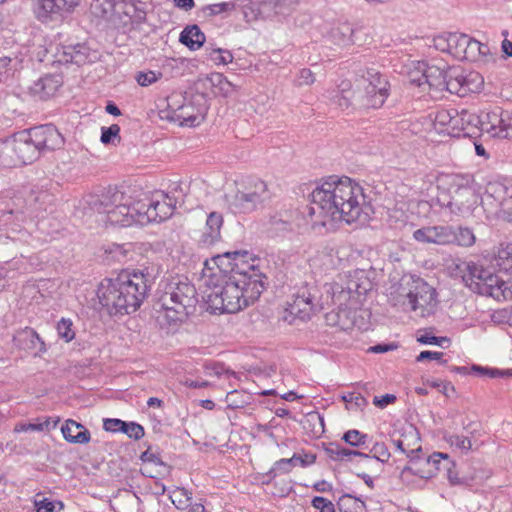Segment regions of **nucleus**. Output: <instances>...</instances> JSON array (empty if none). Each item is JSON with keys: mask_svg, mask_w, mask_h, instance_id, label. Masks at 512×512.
Returning a JSON list of instances; mask_svg holds the SVG:
<instances>
[{"mask_svg": "<svg viewBox=\"0 0 512 512\" xmlns=\"http://www.w3.org/2000/svg\"><path fill=\"white\" fill-rule=\"evenodd\" d=\"M210 58L217 65H227L233 61L232 53L221 48L213 49L210 53Z\"/></svg>", "mask_w": 512, "mask_h": 512, "instance_id": "052dcab7", "label": "nucleus"}, {"mask_svg": "<svg viewBox=\"0 0 512 512\" xmlns=\"http://www.w3.org/2000/svg\"><path fill=\"white\" fill-rule=\"evenodd\" d=\"M294 0H266L261 3L263 9H274L275 14H285L293 5Z\"/></svg>", "mask_w": 512, "mask_h": 512, "instance_id": "603ef678", "label": "nucleus"}, {"mask_svg": "<svg viewBox=\"0 0 512 512\" xmlns=\"http://www.w3.org/2000/svg\"><path fill=\"white\" fill-rule=\"evenodd\" d=\"M494 53L488 44L480 43L477 40H473L471 51H470V61L482 60L484 62H489L493 60Z\"/></svg>", "mask_w": 512, "mask_h": 512, "instance_id": "c03bdc74", "label": "nucleus"}, {"mask_svg": "<svg viewBox=\"0 0 512 512\" xmlns=\"http://www.w3.org/2000/svg\"><path fill=\"white\" fill-rule=\"evenodd\" d=\"M315 293V288L301 287L294 295L293 301L289 303L290 314L301 320L309 319L319 309Z\"/></svg>", "mask_w": 512, "mask_h": 512, "instance_id": "4468645a", "label": "nucleus"}, {"mask_svg": "<svg viewBox=\"0 0 512 512\" xmlns=\"http://www.w3.org/2000/svg\"><path fill=\"white\" fill-rule=\"evenodd\" d=\"M223 225V217L218 212H211L206 220L204 230L198 240L201 248H211L221 241V227Z\"/></svg>", "mask_w": 512, "mask_h": 512, "instance_id": "4be33fe9", "label": "nucleus"}, {"mask_svg": "<svg viewBox=\"0 0 512 512\" xmlns=\"http://www.w3.org/2000/svg\"><path fill=\"white\" fill-rule=\"evenodd\" d=\"M148 274L140 270L122 271L115 278L101 281L97 289L99 303L111 316L137 311L150 289Z\"/></svg>", "mask_w": 512, "mask_h": 512, "instance_id": "7ed1b4c3", "label": "nucleus"}, {"mask_svg": "<svg viewBox=\"0 0 512 512\" xmlns=\"http://www.w3.org/2000/svg\"><path fill=\"white\" fill-rule=\"evenodd\" d=\"M371 453L373 454V457L377 459L378 461H381L382 463H385L390 458V452L386 446L385 443L377 442L373 445L371 449Z\"/></svg>", "mask_w": 512, "mask_h": 512, "instance_id": "338daca9", "label": "nucleus"}, {"mask_svg": "<svg viewBox=\"0 0 512 512\" xmlns=\"http://www.w3.org/2000/svg\"><path fill=\"white\" fill-rule=\"evenodd\" d=\"M267 184L260 180H251L243 190L226 195L230 209L235 213H250L269 199Z\"/></svg>", "mask_w": 512, "mask_h": 512, "instance_id": "9d476101", "label": "nucleus"}, {"mask_svg": "<svg viewBox=\"0 0 512 512\" xmlns=\"http://www.w3.org/2000/svg\"><path fill=\"white\" fill-rule=\"evenodd\" d=\"M307 210L313 226L335 221L364 225L373 212L363 188L349 177L336 175L329 176L312 191Z\"/></svg>", "mask_w": 512, "mask_h": 512, "instance_id": "f257e3e1", "label": "nucleus"}, {"mask_svg": "<svg viewBox=\"0 0 512 512\" xmlns=\"http://www.w3.org/2000/svg\"><path fill=\"white\" fill-rule=\"evenodd\" d=\"M507 113L500 107H494L492 110H483L477 115V132L481 130L489 134L491 137L501 139H512V128L506 127V129H499L496 131V124L501 123L502 117Z\"/></svg>", "mask_w": 512, "mask_h": 512, "instance_id": "dca6fc26", "label": "nucleus"}, {"mask_svg": "<svg viewBox=\"0 0 512 512\" xmlns=\"http://www.w3.org/2000/svg\"><path fill=\"white\" fill-rule=\"evenodd\" d=\"M333 93L334 95L331 97V100L342 110L348 109L351 106L358 108L356 105L357 91L351 89L349 82H342L341 90L334 91Z\"/></svg>", "mask_w": 512, "mask_h": 512, "instance_id": "7c9ffc66", "label": "nucleus"}, {"mask_svg": "<svg viewBox=\"0 0 512 512\" xmlns=\"http://www.w3.org/2000/svg\"><path fill=\"white\" fill-rule=\"evenodd\" d=\"M90 49L82 43L63 45L57 51L58 61L62 63H73L78 66L90 61Z\"/></svg>", "mask_w": 512, "mask_h": 512, "instance_id": "b1692460", "label": "nucleus"}, {"mask_svg": "<svg viewBox=\"0 0 512 512\" xmlns=\"http://www.w3.org/2000/svg\"><path fill=\"white\" fill-rule=\"evenodd\" d=\"M23 220L24 214L19 210L9 209L1 213L0 222H4L5 225H12V227L8 234L0 235V245L12 244L16 246L19 242L27 240L29 233L26 230H22L19 224Z\"/></svg>", "mask_w": 512, "mask_h": 512, "instance_id": "f3484780", "label": "nucleus"}, {"mask_svg": "<svg viewBox=\"0 0 512 512\" xmlns=\"http://www.w3.org/2000/svg\"><path fill=\"white\" fill-rule=\"evenodd\" d=\"M197 303V291L192 283L170 282L158 299L157 319L167 325L183 322L196 311Z\"/></svg>", "mask_w": 512, "mask_h": 512, "instance_id": "20e7f679", "label": "nucleus"}, {"mask_svg": "<svg viewBox=\"0 0 512 512\" xmlns=\"http://www.w3.org/2000/svg\"><path fill=\"white\" fill-rule=\"evenodd\" d=\"M207 110L206 98L202 94H197L178 108L177 117L182 125L194 126L203 120Z\"/></svg>", "mask_w": 512, "mask_h": 512, "instance_id": "6ab92c4d", "label": "nucleus"}, {"mask_svg": "<svg viewBox=\"0 0 512 512\" xmlns=\"http://www.w3.org/2000/svg\"><path fill=\"white\" fill-rule=\"evenodd\" d=\"M266 10L267 9L262 8L261 3L259 4V6H245L243 8V15L247 22H253L262 18V13Z\"/></svg>", "mask_w": 512, "mask_h": 512, "instance_id": "0e129e2a", "label": "nucleus"}, {"mask_svg": "<svg viewBox=\"0 0 512 512\" xmlns=\"http://www.w3.org/2000/svg\"><path fill=\"white\" fill-rule=\"evenodd\" d=\"M366 437L358 430H349L343 435V440L351 446H360L365 443Z\"/></svg>", "mask_w": 512, "mask_h": 512, "instance_id": "774afa93", "label": "nucleus"}, {"mask_svg": "<svg viewBox=\"0 0 512 512\" xmlns=\"http://www.w3.org/2000/svg\"><path fill=\"white\" fill-rule=\"evenodd\" d=\"M452 235L453 239L450 240V242L463 247L472 246L476 240L474 232L468 227H458L455 231L452 232Z\"/></svg>", "mask_w": 512, "mask_h": 512, "instance_id": "49530a36", "label": "nucleus"}, {"mask_svg": "<svg viewBox=\"0 0 512 512\" xmlns=\"http://www.w3.org/2000/svg\"><path fill=\"white\" fill-rule=\"evenodd\" d=\"M81 0H35L34 12L38 20L47 22L63 12H71Z\"/></svg>", "mask_w": 512, "mask_h": 512, "instance_id": "a211bd4d", "label": "nucleus"}, {"mask_svg": "<svg viewBox=\"0 0 512 512\" xmlns=\"http://www.w3.org/2000/svg\"><path fill=\"white\" fill-rule=\"evenodd\" d=\"M25 137H28L34 144L39 154L46 150L58 149L64 143L62 135L53 125H42L30 128L25 131Z\"/></svg>", "mask_w": 512, "mask_h": 512, "instance_id": "ddd939ff", "label": "nucleus"}, {"mask_svg": "<svg viewBox=\"0 0 512 512\" xmlns=\"http://www.w3.org/2000/svg\"><path fill=\"white\" fill-rule=\"evenodd\" d=\"M477 121V115L467 110L450 115V138H473L477 134Z\"/></svg>", "mask_w": 512, "mask_h": 512, "instance_id": "aec40b11", "label": "nucleus"}, {"mask_svg": "<svg viewBox=\"0 0 512 512\" xmlns=\"http://www.w3.org/2000/svg\"><path fill=\"white\" fill-rule=\"evenodd\" d=\"M389 96L387 79L374 69H368L357 88L358 108H380Z\"/></svg>", "mask_w": 512, "mask_h": 512, "instance_id": "6e6552de", "label": "nucleus"}, {"mask_svg": "<svg viewBox=\"0 0 512 512\" xmlns=\"http://www.w3.org/2000/svg\"><path fill=\"white\" fill-rule=\"evenodd\" d=\"M410 438L414 441V444H417L420 442V436L416 428L412 425H410L405 432L401 435L399 439H394L393 444L396 446V448L401 451L402 453L407 455V449L409 448L407 444V440Z\"/></svg>", "mask_w": 512, "mask_h": 512, "instance_id": "de8ad7c7", "label": "nucleus"}, {"mask_svg": "<svg viewBox=\"0 0 512 512\" xmlns=\"http://www.w3.org/2000/svg\"><path fill=\"white\" fill-rule=\"evenodd\" d=\"M473 38L464 33L450 32V56L464 61H470V51Z\"/></svg>", "mask_w": 512, "mask_h": 512, "instance_id": "a878e982", "label": "nucleus"}, {"mask_svg": "<svg viewBox=\"0 0 512 512\" xmlns=\"http://www.w3.org/2000/svg\"><path fill=\"white\" fill-rule=\"evenodd\" d=\"M235 4L233 2H222L207 5L203 8L204 12H208L209 16L219 15L221 13H227L234 10Z\"/></svg>", "mask_w": 512, "mask_h": 512, "instance_id": "bf43d9fd", "label": "nucleus"}, {"mask_svg": "<svg viewBox=\"0 0 512 512\" xmlns=\"http://www.w3.org/2000/svg\"><path fill=\"white\" fill-rule=\"evenodd\" d=\"M90 9L96 17L110 18L115 13V0H92Z\"/></svg>", "mask_w": 512, "mask_h": 512, "instance_id": "79ce46f5", "label": "nucleus"}, {"mask_svg": "<svg viewBox=\"0 0 512 512\" xmlns=\"http://www.w3.org/2000/svg\"><path fill=\"white\" fill-rule=\"evenodd\" d=\"M17 65L16 57L0 56V82L10 79L14 75Z\"/></svg>", "mask_w": 512, "mask_h": 512, "instance_id": "8fccbe9b", "label": "nucleus"}, {"mask_svg": "<svg viewBox=\"0 0 512 512\" xmlns=\"http://www.w3.org/2000/svg\"><path fill=\"white\" fill-rule=\"evenodd\" d=\"M162 77L161 72L155 71H147V72H138L135 76L137 83L140 86L147 87L155 82H157Z\"/></svg>", "mask_w": 512, "mask_h": 512, "instance_id": "13d9d810", "label": "nucleus"}, {"mask_svg": "<svg viewBox=\"0 0 512 512\" xmlns=\"http://www.w3.org/2000/svg\"><path fill=\"white\" fill-rule=\"evenodd\" d=\"M448 134V111L437 112L432 122V128L429 131L430 139L434 142H442L439 138Z\"/></svg>", "mask_w": 512, "mask_h": 512, "instance_id": "4c0bfd02", "label": "nucleus"}, {"mask_svg": "<svg viewBox=\"0 0 512 512\" xmlns=\"http://www.w3.org/2000/svg\"><path fill=\"white\" fill-rule=\"evenodd\" d=\"M11 269H16L20 272L26 271V267L24 266L22 260H13L11 262H7L5 266H0V289L5 287V278L8 276V272Z\"/></svg>", "mask_w": 512, "mask_h": 512, "instance_id": "6e6d98bb", "label": "nucleus"}, {"mask_svg": "<svg viewBox=\"0 0 512 512\" xmlns=\"http://www.w3.org/2000/svg\"><path fill=\"white\" fill-rule=\"evenodd\" d=\"M140 4L139 0H115L114 15L119 18L128 16L129 18L141 19L144 17L145 12L139 7Z\"/></svg>", "mask_w": 512, "mask_h": 512, "instance_id": "2f4dec72", "label": "nucleus"}, {"mask_svg": "<svg viewBox=\"0 0 512 512\" xmlns=\"http://www.w3.org/2000/svg\"><path fill=\"white\" fill-rule=\"evenodd\" d=\"M463 428L469 432V436L465 435H456L454 437H450V446L459 449L462 454H467L469 451L473 450V446L476 445L477 435L479 434L477 423L470 421L468 424L462 422Z\"/></svg>", "mask_w": 512, "mask_h": 512, "instance_id": "c85d7f7f", "label": "nucleus"}, {"mask_svg": "<svg viewBox=\"0 0 512 512\" xmlns=\"http://www.w3.org/2000/svg\"><path fill=\"white\" fill-rule=\"evenodd\" d=\"M337 318L335 322H330L331 326H337L343 331L351 330L355 326V311L347 307H339L337 311L328 313V319Z\"/></svg>", "mask_w": 512, "mask_h": 512, "instance_id": "f704fd0d", "label": "nucleus"}, {"mask_svg": "<svg viewBox=\"0 0 512 512\" xmlns=\"http://www.w3.org/2000/svg\"><path fill=\"white\" fill-rule=\"evenodd\" d=\"M476 195L473 188H464V190L450 191V211L464 214L469 212L471 206L475 203Z\"/></svg>", "mask_w": 512, "mask_h": 512, "instance_id": "bb28decb", "label": "nucleus"}, {"mask_svg": "<svg viewBox=\"0 0 512 512\" xmlns=\"http://www.w3.org/2000/svg\"><path fill=\"white\" fill-rule=\"evenodd\" d=\"M0 165L3 167L19 165L14 138L0 142Z\"/></svg>", "mask_w": 512, "mask_h": 512, "instance_id": "e433bc0d", "label": "nucleus"}, {"mask_svg": "<svg viewBox=\"0 0 512 512\" xmlns=\"http://www.w3.org/2000/svg\"><path fill=\"white\" fill-rule=\"evenodd\" d=\"M325 452L327 456L334 461H342L350 458L351 456H360L365 458L369 457L367 454L344 448L336 443H329V445L325 448Z\"/></svg>", "mask_w": 512, "mask_h": 512, "instance_id": "58836bf2", "label": "nucleus"}, {"mask_svg": "<svg viewBox=\"0 0 512 512\" xmlns=\"http://www.w3.org/2000/svg\"><path fill=\"white\" fill-rule=\"evenodd\" d=\"M34 506L36 512H62L64 504L59 500H50L48 498H40L37 494L34 498Z\"/></svg>", "mask_w": 512, "mask_h": 512, "instance_id": "a18cd8bd", "label": "nucleus"}, {"mask_svg": "<svg viewBox=\"0 0 512 512\" xmlns=\"http://www.w3.org/2000/svg\"><path fill=\"white\" fill-rule=\"evenodd\" d=\"M19 165L30 164L39 157L34 144L25 137V131L14 137Z\"/></svg>", "mask_w": 512, "mask_h": 512, "instance_id": "c756f323", "label": "nucleus"}, {"mask_svg": "<svg viewBox=\"0 0 512 512\" xmlns=\"http://www.w3.org/2000/svg\"><path fill=\"white\" fill-rule=\"evenodd\" d=\"M337 504L340 512H366L365 503L350 494L342 495Z\"/></svg>", "mask_w": 512, "mask_h": 512, "instance_id": "a19ab883", "label": "nucleus"}, {"mask_svg": "<svg viewBox=\"0 0 512 512\" xmlns=\"http://www.w3.org/2000/svg\"><path fill=\"white\" fill-rule=\"evenodd\" d=\"M62 83L61 76L48 74L33 83L30 93L39 100H47L56 94Z\"/></svg>", "mask_w": 512, "mask_h": 512, "instance_id": "5701e85b", "label": "nucleus"}, {"mask_svg": "<svg viewBox=\"0 0 512 512\" xmlns=\"http://www.w3.org/2000/svg\"><path fill=\"white\" fill-rule=\"evenodd\" d=\"M202 282L203 299L214 313H236L254 303L264 291V283L246 284L243 277L229 276L222 265L206 267Z\"/></svg>", "mask_w": 512, "mask_h": 512, "instance_id": "f03ea898", "label": "nucleus"}, {"mask_svg": "<svg viewBox=\"0 0 512 512\" xmlns=\"http://www.w3.org/2000/svg\"><path fill=\"white\" fill-rule=\"evenodd\" d=\"M175 207L176 200L162 191L149 194L137 190L136 215L141 226L170 218Z\"/></svg>", "mask_w": 512, "mask_h": 512, "instance_id": "0eeeda50", "label": "nucleus"}, {"mask_svg": "<svg viewBox=\"0 0 512 512\" xmlns=\"http://www.w3.org/2000/svg\"><path fill=\"white\" fill-rule=\"evenodd\" d=\"M428 231H430L428 243L435 244H444L447 241L448 234L444 227H428Z\"/></svg>", "mask_w": 512, "mask_h": 512, "instance_id": "680f3d73", "label": "nucleus"}, {"mask_svg": "<svg viewBox=\"0 0 512 512\" xmlns=\"http://www.w3.org/2000/svg\"><path fill=\"white\" fill-rule=\"evenodd\" d=\"M61 432L66 441L74 444H86L91 439L89 430L72 419L66 420Z\"/></svg>", "mask_w": 512, "mask_h": 512, "instance_id": "cd10ccee", "label": "nucleus"}, {"mask_svg": "<svg viewBox=\"0 0 512 512\" xmlns=\"http://www.w3.org/2000/svg\"><path fill=\"white\" fill-rule=\"evenodd\" d=\"M56 329L59 337L65 342H70L75 338V331L71 319L61 318L57 323Z\"/></svg>", "mask_w": 512, "mask_h": 512, "instance_id": "864d4df0", "label": "nucleus"}, {"mask_svg": "<svg viewBox=\"0 0 512 512\" xmlns=\"http://www.w3.org/2000/svg\"><path fill=\"white\" fill-rule=\"evenodd\" d=\"M343 401L346 402L347 405L355 406L356 408L363 409L367 405L366 398L360 393L351 392L344 396H342Z\"/></svg>", "mask_w": 512, "mask_h": 512, "instance_id": "e2e57ef3", "label": "nucleus"}, {"mask_svg": "<svg viewBox=\"0 0 512 512\" xmlns=\"http://www.w3.org/2000/svg\"><path fill=\"white\" fill-rule=\"evenodd\" d=\"M435 301V291L427 283L421 282L408 290L402 289L394 305H400L404 311L417 312L424 317L430 311Z\"/></svg>", "mask_w": 512, "mask_h": 512, "instance_id": "9b49d317", "label": "nucleus"}, {"mask_svg": "<svg viewBox=\"0 0 512 512\" xmlns=\"http://www.w3.org/2000/svg\"><path fill=\"white\" fill-rule=\"evenodd\" d=\"M474 177L470 173H450V191L464 190V188H473Z\"/></svg>", "mask_w": 512, "mask_h": 512, "instance_id": "09e8293b", "label": "nucleus"}, {"mask_svg": "<svg viewBox=\"0 0 512 512\" xmlns=\"http://www.w3.org/2000/svg\"><path fill=\"white\" fill-rule=\"evenodd\" d=\"M347 293L349 295L356 294L358 296L365 295L372 289L371 281L364 276L363 271H355L351 275L346 285Z\"/></svg>", "mask_w": 512, "mask_h": 512, "instance_id": "72a5a7b5", "label": "nucleus"}, {"mask_svg": "<svg viewBox=\"0 0 512 512\" xmlns=\"http://www.w3.org/2000/svg\"><path fill=\"white\" fill-rule=\"evenodd\" d=\"M417 72H421V77H411V83L421 86L427 83L430 90L434 92L448 91V81L446 71L435 65H427L424 62H417Z\"/></svg>", "mask_w": 512, "mask_h": 512, "instance_id": "2eb2a0df", "label": "nucleus"}, {"mask_svg": "<svg viewBox=\"0 0 512 512\" xmlns=\"http://www.w3.org/2000/svg\"><path fill=\"white\" fill-rule=\"evenodd\" d=\"M179 40L191 50H197L203 46L206 37L197 25H191L181 32Z\"/></svg>", "mask_w": 512, "mask_h": 512, "instance_id": "473e14b6", "label": "nucleus"}, {"mask_svg": "<svg viewBox=\"0 0 512 512\" xmlns=\"http://www.w3.org/2000/svg\"><path fill=\"white\" fill-rule=\"evenodd\" d=\"M484 79L476 71L462 72L459 68L450 67V94L465 97L470 93L480 92Z\"/></svg>", "mask_w": 512, "mask_h": 512, "instance_id": "f8f14e48", "label": "nucleus"}, {"mask_svg": "<svg viewBox=\"0 0 512 512\" xmlns=\"http://www.w3.org/2000/svg\"><path fill=\"white\" fill-rule=\"evenodd\" d=\"M256 260L247 251L225 252L213 258L216 267L218 265L224 266L229 276L243 277L246 284L251 282L263 283L262 275L255 264Z\"/></svg>", "mask_w": 512, "mask_h": 512, "instance_id": "1a4fd4ad", "label": "nucleus"}, {"mask_svg": "<svg viewBox=\"0 0 512 512\" xmlns=\"http://www.w3.org/2000/svg\"><path fill=\"white\" fill-rule=\"evenodd\" d=\"M100 140L103 144L120 143V126L112 124L109 127H102Z\"/></svg>", "mask_w": 512, "mask_h": 512, "instance_id": "5fc2aeb1", "label": "nucleus"}, {"mask_svg": "<svg viewBox=\"0 0 512 512\" xmlns=\"http://www.w3.org/2000/svg\"><path fill=\"white\" fill-rule=\"evenodd\" d=\"M494 193L499 201L501 210L512 209V181H505L495 185Z\"/></svg>", "mask_w": 512, "mask_h": 512, "instance_id": "ea45409f", "label": "nucleus"}, {"mask_svg": "<svg viewBox=\"0 0 512 512\" xmlns=\"http://www.w3.org/2000/svg\"><path fill=\"white\" fill-rule=\"evenodd\" d=\"M471 371L476 373L478 376L481 377H489V378H499V377H505V376H512V369H497V368H489V367H483L480 365H472Z\"/></svg>", "mask_w": 512, "mask_h": 512, "instance_id": "3c124183", "label": "nucleus"}, {"mask_svg": "<svg viewBox=\"0 0 512 512\" xmlns=\"http://www.w3.org/2000/svg\"><path fill=\"white\" fill-rule=\"evenodd\" d=\"M316 461V455L314 454H304L303 456L297 453H294L291 458H282L276 461L268 472V475L271 477H275L277 473L287 474L292 471L294 467L300 465L302 467L309 466Z\"/></svg>", "mask_w": 512, "mask_h": 512, "instance_id": "393cba45", "label": "nucleus"}, {"mask_svg": "<svg viewBox=\"0 0 512 512\" xmlns=\"http://www.w3.org/2000/svg\"><path fill=\"white\" fill-rule=\"evenodd\" d=\"M137 190H119L116 187L105 189L92 207L98 213L106 214L112 225L129 227L139 225L136 215Z\"/></svg>", "mask_w": 512, "mask_h": 512, "instance_id": "423d86ee", "label": "nucleus"}, {"mask_svg": "<svg viewBox=\"0 0 512 512\" xmlns=\"http://www.w3.org/2000/svg\"><path fill=\"white\" fill-rule=\"evenodd\" d=\"M121 432L125 433L129 438H132L135 440L141 439L145 434L144 428L140 424L135 423V422H125V421H124V425L122 426Z\"/></svg>", "mask_w": 512, "mask_h": 512, "instance_id": "4d7b16f0", "label": "nucleus"}, {"mask_svg": "<svg viewBox=\"0 0 512 512\" xmlns=\"http://www.w3.org/2000/svg\"><path fill=\"white\" fill-rule=\"evenodd\" d=\"M352 32V28L349 25L345 24L333 29L332 36L335 40H338L340 43L345 44L348 41H350Z\"/></svg>", "mask_w": 512, "mask_h": 512, "instance_id": "69168bd1", "label": "nucleus"}, {"mask_svg": "<svg viewBox=\"0 0 512 512\" xmlns=\"http://www.w3.org/2000/svg\"><path fill=\"white\" fill-rule=\"evenodd\" d=\"M450 277L464 283L473 292L492 297L497 301L512 297V290L504 280L492 271L474 263H456L453 269L450 268Z\"/></svg>", "mask_w": 512, "mask_h": 512, "instance_id": "39448f33", "label": "nucleus"}, {"mask_svg": "<svg viewBox=\"0 0 512 512\" xmlns=\"http://www.w3.org/2000/svg\"><path fill=\"white\" fill-rule=\"evenodd\" d=\"M441 459H448V454L435 452L424 459H421L418 456L414 462L415 467L405 466L401 471V477H404L406 474L410 473L418 475L421 478H431L439 470Z\"/></svg>", "mask_w": 512, "mask_h": 512, "instance_id": "412c9836", "label": "nucleus"}, {"mask_svg": "<svg viewBox=\"0 0 512 512\" xmlns=\"http://www.w3.org/2000/svg\"><path fill=\"white\" fill-rule=\"evenodd\" d=\"M207 81L210 83L213 89L212 91L215 95L228 97L232 95L236 90V86L230 82L222 73H211L207 77Z\"/></svg>", "mask_w": 512, "mask_h": 512, "instance_id": "c9c22d12", "label": "nucleus"}, {"mask_svg": "<svg viewBox=\"0 0 512 512\" xmlns=\"http://www.w3.org/2000/svg\"><path fill=\"white\" fill-rule=\"evenodd\" d=\"M172 503L177 509H189L192 499V493L182 487H176L170 492L169 495Z\"/></svg>", "mask_w": 512, "mask_h": 512, "instance_id": "37998d69", "label": "nucleus"}]
</instances>
